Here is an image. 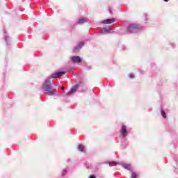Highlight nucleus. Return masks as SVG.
<instances>
[{
    "instance_id": "f257e3e1",
    "label": "nucleus",
    "mask_w": 178,
    "mask_h": 178,
    "mask_svg": "<svg viewBox=\"0 0 178 178\" xmlns=\"http://www.w3.org/2000/svg\"><path fill=\"white\" fill-rule=\"evenodd\" d=\"M42 90H43L44 95H49L50 97L57 95V97H60V94H59V89L56 88V85L49 77L42 83Z\"/></svg>"
},
{
    "instance_id": "f03ea898",
    "label": "nucleus",
    "mask_w": 178,
    "mask_h": 178,
    "mask_svg": "<svg viewBox=\"0 0 178 178\" xmlns=\"http://www.w3.org/2000/svg\"><path fill=\"white\" fill-rule=\"evenodd\" d=\"M144 30V27L140 24H129L127 27V31L128 33H137L143 31Z\"/></svg>"
},
{
    "instance_id": "7ed1b4c3",
    "label": "nucleus",
    "mask_w": 178,
    "mask_h": 178,
    "mask_svg": "<svg viewBox=\"0 0 178 178\" xmlns=\"http://www.w3.org/2000/svg\"><path fill=\"white\" fill-rule=\"evenodd\" d=\"M66 74V72L65 71H58L56 72L51 74L50 76H49V79H59V77H62V76Z\"/></svg>"
},
{
    "instance_id": "20e7f679",
    "label": "nucleus",
    "mask_w": 178,
    "mask_h": 178,
    "mask_svg": "<svg viewBox=\"0 0 178 178\" xmlns=\"http://www.w3.org/2000/svg\"><path fill=\"white\" fill-rule=\"evenodd\" d=\"M112 33V29L111 27H104L100 29L99 33H96L97 35H99L100 34H110Z\"/></svg>"
},
{
    "instance_id": "39448f33",
    "label": "nucleus",
    "mask_w": 178,
    "mask_h": 178,
    "mask_svg": "<svg viewBox=\"0 0 178 178\" xmlns=\"http://www.w3.org/2000/svg\"><path fill=\"white\" fill-rule=\"evenodd\" d=\"M120 133L122 138H126L129 136V132L127 131V127L125 125H122L120 129Z\"/></svg>"
},
{
    "instance_id": "423d86ee",
    "label": "nucleus",
    "mask_w": 178,
    "mask_h": 178,
    "mask_svg": "<svg viewBox=\"0 0 178 178\" xmlns=\"http://www.w3.org/2000/svg\"><path fill=\"white\" fill-rule=\"evenodd\" d=\"M71 60L72 63H81V62H83V59L79 56H72Z\"/></svg>"
},
{
    "instance_id": "0eeeda50",
    "label": "nucleus",
    "mask_w": 178,
    "mask_h": 178,
    "mask_svg": "<svg viewBox=\"0 0 178 178\" xmlns=\"http://www.w3.org/2000/svg\"><path fill=\"white\" fill-rule=\"evenodd\" d=\"M115 22H118V19L115 18H111L103 20L102 23L103 24H112V23H115Z\"/></svg>"
},
{
    "instance_id": "6e6552de",
    "label": "nucleus",
    "mask_w": 178,
    "mask_h": 178,
    "mask_svg": "<svg viewBox=\"0 0 178 178\" xmlns=\"http://www.w3.org/2000/svg\"><path fill=\"white\" fill-rule=\"evenodd\" d=\"M84 47V42H80L74 48V52H79L81 48Z\"/></svg>"
},
{
    "instance_id": "1a4fd4ad",
    "label": "nucleus",
    "mask_w": 178,
    "mask_h": 178,
    "mask_svg": "<svg viewBox=\"0 0 178 178\" xmlns=\"http://www.w3.org/2000/svg\"><path fill=\"white\" fill-rule=\"evenodd\" d=\"M79 90V85H75L72 87V88L67 93V95H71V94H74L76 91Z\"/></svg>"
},
{
    "instance_id": "9d476101",
    "label": "nucleus",
    "mask_w": 178,
    "mask_h": 178,
    "mask_svg": "<svg viewBox=\"0 0 178 178\" xmlns=\"http://www.w3.org/2000/svg\"><path fill=\"white\" fill-rule=\"evenodd\" d=\"M121 166L124 168V169H126L127 170H130V172H131V164L122 163Z\"/></svg>"
},
{
    "instance_id": "9b49d317",
    "label": "nucleus",
    "mask_w": 178,
    "mask_h": 178,
    "mask_svg": "<svg viewBox=\"0 0 178 178\" xmlns=\"http://www.w3.org/2000/svg\"><path fill=\"white\" fill-rule=\"evenodd\" d=\"M69 172V168H65L62 170L61 171V176L63 177L67 175V172Z\"/></svg>"
},
{
    "instance_id": "f8f14e48",
    "label": "nucleus",
    "mask_w": 178,
    "mask_h": 178,
    "mask_svg": "<svg viewBox=\"0 0 178 178\" xmlns=\"http://www.w3.org/2000/svg\"><path fill=\"white\" fill-rule=\"evenodd\" d=\"M3 33L5 34L4 40L6 42L7 45H9V36H8V35H6V31H5V30H3Z\"/></svg>"
},
{
    "instance_id": "ddd939ff",
    "label": "nucleus",
    "mask_w": 178,
    "mask_h": 178,
    "mask_svg": "<svg viewBox=\"0 0 178 178\" xmlns=\"http://www.w3.org/2000/svg\"><path fill=\"white\" fill-rule=\"evenodd\" d=\"M78 149L81 151V152H86L85 147L83 145H79Z\"/></svg>"
},
{
    "instance_id": "4468645a",
    "label": "nucleus",
    "mask_w": 178,
    "mask_h": 178,
    "mask_svg": "<svg viewBox=\"0 0 178 178\" xmlns=\"http://www.w3.org/2000/svg\"><path fill=\"white\" fill-rule=\"evenodd\" d=\"M161 115L164 119H166L168 118L166 115V112H165V110H163V108H161Z\"/></svg>"
},
{
    "instance_id": "2eb2a0df",
    "label": "nucleus",
    "mask_w": 178,
    "mask_h": 178,
    "mask_svg": "<svg viewBox=\"0 0 178 178\" xmlns=\"http://www.w3.org/2000/svg\"><path fill=\"white\" fill-rule=\"evenodd\" d=\"M128 144L129 142H127V140H126V138H124L123 141L122 142V147H127Z\"/></svg>"
},
{
    "instance_id": "dca6fc26",
    "label": "nucleus",
    "mask_w": 178,
    "mask_h": 178,
    "mask_svg": "<svg viewBox=\"0 0 178 178\" xmlns=\"http://www.w3.org/2000/svg\"><path fill=\"white\" fill-rule=\"evenodd\" d=\"M84 23H86V19L85 18H81L77 22V24H83Z\"/></svg>"
},
{
    "instance_id": "f3484780",
    "label": "nucleus",
    "mask_w": 178,
    "mask_h": 178,
    "mask_svg": "<svg viewBox=\"0 0 178 178\" xmlns=\"http://www.w3.org/2000/svg\"><path fill=\"white\" fill-rule=\"evenodd\" d=\"M131 178H137V174L135 172H133Z\"/></svg>"
},
{
    "instance_id": "a211bd4d",
    "label": "nucleus",
    "mask_w": 178,
    "mask_h": 178,
    "mask_svg": "<svg viewBox=\"0 0 178 178\" xmlns=\"http://www.w3.org/2000/svg\"><path fill=\"white\" fill-rule=\"evenodd\" d=\"M108 165H116V161H110L107 163Z\"/></svg>"
},
{
    "instance_id": "6ab92c4d",
    "label": "nucleus",
    "mask_w": 178,
    "mask_h": 178,
    "mask_svg": "<svg viewBox=\"0 0 178 178\" xmlns=\"http://www.w3.org/2000/svg\"><path fill=\"white\" fill-rule=\"evenodd\" d=\"M146 20H148V15L147 13L144 14Z\"/></svg>"
},
{
    "instance_id": "aec40b11",
    "label": "nucleus",
    "mask_w": 178,
    "mask_h": 178,
    "mask_svg": "<svg viewBox=\"0 0 178 178\" xmlns=\"http://www.w3.org/2000/svg\"><path fill=\"white\" fill-rule=\"evenodd\" d=\"M129 77H130V79H134V74H129Z\"/></svg>"
},
{
    "instance_id": "412c9836",
    "label": "nucleus",
    "mask_w": 178,
    "mask_h": 178,
    "mask_svg": "<svg viewBox=\"0 0 178 178\" xmlns=\"http://www.w3.org/2000/svg\"><path fill=\"white\" fill-rule=\"evenodd\" d=\"M88 178H97V177H95L94 175H92Z\"/></svg>"
},
{
    "instance_id": "4be33fe9",
    "label": "nucleus",
    "mask_w": 178,
    "mask_h": 178,
    "mask_svg": "<svg viewBox=\"0 0 178 178\" xmlns=\"http://www.w3.org/2000/svg\"><path fill=\"white\" fill-rule=\"evenodd\" d=\"M122 49H123V51H125L126 50V46L122 45Z\"/></svg>"
},
{
    "instance_id": "5701e85b",
    "label": "nucleus",
    "mask_w": 178,
    "mask_h": 178,
    "mask_svg": "<svg viewBox=\"0 0 178 178\" xmlns=\"http://www.w3.org/2000/svg\"><path fill=\"white\" fill-rule=\"evenodd\" d=\"M61 90H62L63 91L65 90V87L62 86V87H61Z\"/></svg>"
},
{
    "instance_id": "b1692460",
    "label": "nucleus",
    "mask_w": 178,
    "mask_h": 178,
    "mask_svg": "<svg viewBox=\"0 0 178 178\" xmlns=\"http://www.w3.org/2000/svg\"><path fill=\"white\" fill-rule=\"evenodd\" d=\"M164 2H169V0H163Z\"/></svg>"
},
{
    "instance_id": "393cba45",
    "label": "nucleus",
    "mask_w": 178,
    "mask_h": 178,
    "mask_svg": "<svg viewBox=\"0 0 178 178\" xmlns=\"http://www.w3.org/2000/svg\"><path fill=\"white\" fill-rule=\"evenodd\" d=\"M109 12H110L111 14H112V10H110Z\"/></svg>"
},
{
    "instance_id": "a878e982",
    "label": "nucleus",
    "mask_w": 178,
    "mask_h": 178,
    "mask_svg": "<svg viewBox=\"0 0 178 178\" xmlns=\"http://www.w3.org/2000/svg\"><path fill=\"white\" fill-rule=\"evenodd\" d=\"M67 162H70V159H67Z\"/></svg>"
}]
</instances>
